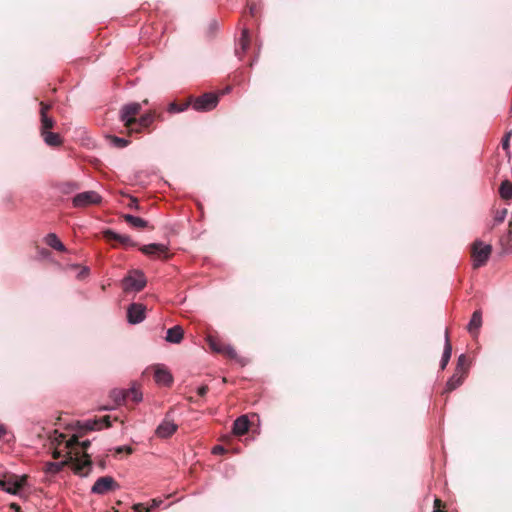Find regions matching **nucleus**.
<instances>
[{
	"label": "nucleus",
	"mask_w": 512,
	"mask_h": 512,
	"mask_svg": "<svg viewBox=\"0 0 512 512\" xmlns=\"http://www.w3.org/2000/svg\"><path fill=\"white\" fill-rule=\"evenodd\" d=\"M64 466H71L73 472L80 476H87L88 472L83 473L84 468H91L92 460L89 454H85V460L82 461L77 455L73 456L72 451L67 452L66 460L54 463L50 462L45 465V471L51 474L59 473Z\"/></svg>",
	"instance_id": "obj_1"
},
{
	"label": "nucleus",
	"mask_w": 512,
	"mask_h": 512,
	"mask_svg": "<svg viewBox=\"0 0 512 512\" xmlns=\"http://www.w3.org/2000/svg\"><path fill=\"white\" fill-rule=\"evenodd\" d=\"M141 111V105L139 103H130L122 107L120 111V119L124 123V126L129 130V133H140V129L135 128L138 119L136 116Z\"/></svg>",
	"instance_id": "obj_2"
},
{
	"label": "nucleus",
	"mask_w": 512,
	"mask_h": 512,
	"mask_svg": "<svg viewBox=\"0 0 512 512\" xmlns=\"http://www.w3.org/2000/svg\"><path fill=\"white\" fill-rule=\"evenodd\" d=\"M492 253V246L484 244L482 241H475L471 246V258L473 260V268L478 269L484 266Z\"/></svg>",
	"instance_id": "obj_3"
},
{
	"label": "nucleus",
	"mask_w": 512,
	"mask_h": 512,
	"mask_svg": "<svg viewBox=\"0 0 512 512\" xmlns=\"http://www.w3.org/2000/svg\"><path fill=\"white\" fill-rule=\"evenodd\" d=\"M27 476H17L15 474H6L0 479V489L10 494H17L26 483Z\"/></svg>",
	"instance_id": "obj_4"
},
{
	"label": "nucleus",
	"mask_w": 512,
	"mask_h": 512,
	"mask_svg": "<svg viewBox=\"0 0 512 512\" xmlns=\"http://www.w3.org/2000/svg\"><path fill=\"white\" fill-rule=\"evenodd\" d=\"M102 197L96 191H85L76 194L72 198V204L75 208H86L91 205H99Z\"/></svg>",
	"instance_id": "obj_5"
},
{
	"label": "nucleus",
	"mask_w": 512,
	"mask_h": 512,
	"mask_svg": "<svg viewBox=\"0 0 512 512\" xmlns=\"http://www.w3.org/2000/svg\"><path fill=\"white\" fill-rule=\"evenodd\" d=\"M219 101V96L215 93H205L194 99L191 98V105L196 111H210L214 109Z\"/></svg>",
	"instance_id": "obj_6"
},
{
	"label": "nucleus",
	"mask_w": 512,
	"mask_h": 512,
	"mask_svg": "<svg viewBox=\"0 0 512 512\" xmlns=\"http://www.w3.org/2000/svg\"><path fill=\"white\" fill-rule=\"evenodd\" d=\"M206 341H207L209 348L213 352L223 354L231 359L236 358L237 353H236L235 349L232 346H230L229 344H226L225 342H223L220 338L213 336V335H208L206 338Z\"/></svg>",
	"instance_id": "obj_7"
},
{
	"label": "nucleus",
	"mask_w": 512,
	"mask_h": 512,
	"mask_svg": "<svg viewBox=\"0 0 512 512\" xmlns=\"http://www.w3.org/2000/svg\"><path fill=\"white\" fill-rule=\"evenodd\" d=\"M146 285L144 274L139 270H134L123 279V289L125 291H140Z\"/></svg>",
	"instance_id": "obj_8"
},
{
	"label": "nucleus",
	"mask_w": 512,
	"mask_h": 512,
	"mask_svg": "<svg viewBox=\"0 0 512 512\" xmlns=\"http://www.w3.org/2000/svg\"><path fill=\"white\" fill-rule=\"evenodd\" d=\"M120 485L111 476H103L96 480L91 492L97 495H104L110 491L119 489Z\"/></svg>",
	"instance_id": "obj_9"
},
{
	"label": "nucleus",
	"mask_w": 512,
	"mask_h": 512,
	"mask_svg": "<svg viewBox=\"0 0 512 512\" xmlns=\"http://www.w3.org/2000/svg\"><path fill=\"white\" fill-rule=\"evenodd\" d=\"M82 433H76L74 434L69 440L66 441V448L70 449V451H72V449L75 447V446H80L83 450V454L80 455V453L77 451L75 453L72 452V455L73 456H78L82 461L85 460V454L86 453V450L90 447L91 445V442L89 440H85V441H82V442H79V438L82 437Z\"/></svg>",
	"instance_id": "obj_10"
},
{
	"label": "nucleus",
	"mask_w": 512,
	"mask_h": 512,
	"mask_svg": "<svg viewBox=\"0 0 512 512\" xmlns=\"http://www.w3.org/2000/svg\"><path fill=\"white\" fill-rule=\"evenodd\" d=\"M146 307L140 303H133L127 310L128 321L132 324H137L145 319Z\"/></svg>",
	"instance_id": "obj_11"
},
{
	"label": "nucleus",
	"mask_w": 512,
	"mask_h": 512,
	"mask_svg": "<svg viewBox=\"0 0 512 512\" xmlns=\"http://www.w3.org/2000/svg\"><path fill=\"white\" fill-rule=\"evenodd\" d=\"M103 236L107 241H116L124 247H136L137 243L131 239L128 235L118 234L110 229L103 232Z\"/></svg>",
	"instance_id": "obj_12"
},
{
	"label": "nucleus",
	"mask_w": 512,
	"mask_h": 512,
	"mask_svg": "<svg viewBox=\"0 0 512 512\" xmlns=\"http://www.w3.org/2000/svg\"><path fill=\"white\" fill-rule=\"evenodd\" d=\"M139 249L143 254H145L147 256H158V257L163 256L164 258L169 257L168 248L164 244L152 243V244L144 245V246L140 247Z\"/></svg>",
	"instance_id": "obj_13"
},
{
	"label": "nucleus",
	"mask_w": 512,
	"mask_h": 512,
	"mask_svg": "<svg viewBox=\"0 0 512 512\" xmlns=\"http://www.w3.org/2000/svg\"><path fill=\"white\" fill-rule=\"evenodd\" d=\"M154 380L161 385L169 386L172 381V375L163 366L157 365L154 367Z\"/></svg>",
	"instance_id": "obj_14"
},
{
	"label": "nucleus",
	"mask_w": 512,
	"mask_h": 512,
	"mask_svg": "<svg viewBox=\"0 0 512 512\" xmlns=\"http://www.w3.org/2000/svg\"><path fill=\"white\" fill-rule=\"evenodd\" d=\"M177 430V425L168 419H165L156 429V435L160 438H168Z\"/></svg>",
	"instance_id": "obj_15"
},
{
	"label": "nucleus",
	"mask_w": 512,
	"mask_h": 512,
	"mask_svg": "<svg viewBox=\"0 0 512 512\" xmlns=\"http://www.w3.org/2000/svg\"><path fill=\"white\" fill-rule=\"evenodd\" d=\"M184 337V330L181 326L176 325L167 330L166 341L179 344Z\"/></svg>",
	"instance_id": "obj_16"
},
{
	"label": "nucleus",
	"mask_w": 512,
	"mask_h": 512,
	"mask_svg": "<svg viewBox=\"0 0 512 512\" xmlns=\"http://www.w3.org/2000/svg\"><path fill=\"white\" fill-rule=\"evenodd\" d=\"M482 325V313L480 310H476L471 317V320L467 326V329L470 334L476 336L478 331Z\"/></svg>",
	"instance_id": "obj_17"
},
{
	"label": "nucleus",
	"mask_w": 512,
	"mask_h": 512,
	"mask_svg": "<svg viewBox=\"0 0 512 512\" xmlns=\"http://www.w3.org/2000/svg\"><path fill=\"white\" fill-rule=\"evenodd\" d=\"M249 420L246 415L238 417L233 424V433L235 435H244L249 429Z\"/></svg>",
	"instance_id": "obj_18"
},
{
	"label": "nucleus",
	"mask_w": 512,
	"mask_h": 512,
	"mask_svg": "<svg viewBox=\"0 0 512 512\" xmlns=\"http://www.w3.org/2000/svg\"><path fill=\"white\" fill-rule=\"evenodd\" d=\"M465 375L455 371L451 378L447 381L445 392L449 393L458 388L464 381Z\"/></svg>",
	"instance_id": "obj_19"
},
{
	"label": "nucleus",
	"mask_w": 512,
	"mask_h": 512,
	"mask_svg": "<svg viewBox=\"0 0 512 512\" xmlns=\"http://www.w3.org/2000/svg\"><path fill=\"white\" fill-rule=\"evenodd\" d=\"M40 134L43 137L44 142L49 146L58 147L62 144L61 136L58 133L44 131Z\"/></svg>",
	"instance_id": "obj_20"
},
{
	"label": "nucleus",
	"mask_w": 512,
	"mask_h": 512,
	"mask_svg": "<svg viewBox=\"0 0 512 512\" xmlns=\"http://www.w3.org/2000/svg\"><path fill=\"white\" fill-rule=\"evenodd\" d=\"M123 219L128 223L130 226L134 228H146L148 227V222L140 217H136L130 214H125L122 216Z\"/></svg>",
	"instance_id": "obj_21"
},
{
	"label": "nucleus",
	"mask_w": 512,
	"mask_h": 512,
	"mask_svg": "<svg viewBox=\"0 0 512 512\" xmlns=\"http://www.w3.org/2000/svg\"><path fill=\"white\" fill-rule=\"evenodd\" d=\"M451 354H452V346H451V343L449 340L448 333L446 332L445 347H444L441 364H440L441 369H445V367L447 366V364L451 358Z\"/></svg>",
	"instance_id": "obj_22"
},
{
	"label": "nucleus",
	"mask_w": 512,
	"mask_h": 512,
	"mask_svg": "<svg viewBox=\"0 0 512 512\" xmlns=\"http://www.w3.org/2000/svg\"><path fill=\"white\" fill-rule=\"evenodd\" d=\"M45 243L57 251H65V246L54 233H49L45 237Z\"/></svg>",
	"instance_id": "obj_23"
},
{
	"label": "nucleus",
	"mask_w": 512,
	"mask_h": 512,
	"mask_svg": "<svg viewBox=\"0 0 512 512\" xmlns=\"http://www.w3.org/2000/svg\"><path fill=\"white\" fill-rule=\"evenodd\" d=\"M154 118H155L154 112H149V113L141 116L138 119V123H136L135 128L140 129V132H141L142 129L147 128L151 125V123L154 121Z\"/></svg>",
	"instance_id": "obj_24"
},
{
	"label": "nucleus",
	"mask_w": 512,
	"mask_h": 512,
	"mask_svg": "<svg viewBox=\"0 0 512 512\" xmlns=\"http://www.w3.org/2000/svg\"><path fill=\"white\" fill-rule=\"evenodd\" d=\"M500 196L505 200L512 199V182L509 180H504L499 188Z\"/></svg>",
	"instance_id": "obj_25"
},
{
	"label": "nucleus",
	"mask_w": 512,
	"mask_h": 512,
	"mask_svg": "<svg viewBox=\"0 0 512 512\" xmlns=\"http://www.w3.org/2000/svg\"><path fill=\"white\" fill-rule=\"evenodd\" d=\"M78 426H79V430L77 433H82V435L87 431L100 429V427H98L97 420H87L83 423L78 422Z\"/></svg>",
	"instance_id": "obj_26"
},
{
	"label": "nucleus",
	"mask_w": 512,
	"mask_h": 512,
	"mask_svg": "<svg viewBox=\"0 0 512 512\" xmlns=\"http://www.w3.org/2000/svg\"><path fill=\"white\" fill-rule=\"evenodd\" d=\"M110 397L117 405L127 404L126 390L115 389L111 392Z\"/></svg>",
	"instance_id": "obj_27"
},
{
	"label": "nucleus",
	"mask_w": 512,
	"mask_h": 512,
	"mask_svg": "<svg viewBox=\"0 0 512 512\" xmlns=\"http://www.w3.org/2000/svg\"><path fill=\"white\" fill-rule=\"evenodd\" d=\"M468 368H469V365H468L467 357H466V355L461 354L458 358L455 371L460 372L461 374L463 373V375L467 376Z\"/></svg>",
	"instance_id": "obj_28"
},
{
	"label": "nucleus",
	"mask_w": 512,
	"mask_h": 512,
	"mask_svg": "<svg viewBox=\"0 0 512 512\" xmlns=\"http://www.w3.org/2000/svg\"><path fill=\"white\" fill-rule=\"evenodd\" d=\"M41 120V128L40 133L44 131H50L55 125V121L48 116V114L43 113V117H40Z\"/></svg>",
	"instance_id": "obj_29"
},
{
	"label": "nucleus",
	"mask_w": 512,
	"mask_h": 512,
	"mask_svg": "<svg viewBox=\"0 0 512 512\" xmlns=\"http://www.w3.org/2000/svg\"><path fill=\"white\" fill-rule=\"evenodd\" d=\"M249 45H250L249 31L247 29H244L242 31V36L239 41V46H240L241 52L245 53L247 51V49L249 48Z\"/></svg>",
	"instance_id": "obj_30"
},
{
	"label": "nucleus",
	"mask_w": 512,
	"mask_h": 512,
	"mask_svg": "<svg viewBox=\"0 0 512 512\" xmlns=\"http://www.w3.org/2000/svg\"><path fill=\"white\" fill-rule=\"evenodd\" d=\"M126 396L127 401H132L134 403H137L142 399V394L136 388L126 390Z\"/></svg>",
	"instance_id": "obj_31"
},
{
	"label": "nucleus",
	"mask_w": 512,
	"mask_h": 512,
	"mask_svg": "<svg viewBox=\"0 0 512 512\" xmlns=\"http://www.w3.org/2000/svg\"><path fill=\"white\" fill-rule=\"evenodd\" d=\"M190 104H191V100L189 102H186V103L182 104V105H180V104H178L176 102H172L168 106V111L170 113H179V112L184 111Z\"/></svg>",
	"instance_id": "obj_32"
},
{
	"label": "nucleus",
	"mask_w": 512,
	"mask_h": 512,
	"mask_svg": "<svg viewBox=\"0 0 512 512\" xmlns=\"http://www.w3.org/2000/svg\"><path fill=\"white\" fill-rule=\"evenodd\" d=\"M108 139L110 140L111 144L117 148H124L129 144L127 139L117 136H109Z\"/></svg>",
	"instance_id": "obj_33"
},
{
	"label": "nucleus",
	"mask_w": 512,
	"mask_h": 512,
	"mask_svg": "<svg viewBox=\"0 0 512 512\" xmlns=\"http://www.w3.org/2000/svg\"><path fill=\"white\" fill-rule=\"evenodd\" d=\"M76 189H78V185L73 182H66L60 186V190L65 194H68Z\"/></svg>",
	"instance_id": "obj_34"
},
{
	"label": "nucleus",
	"mask_w": 512,
	"mask_h": 512,
	"mask_svg": "<svg viewBox=\"0 0 512 512\" xmlns=\"http://www.w3.org/2000/svg\"><path fill=\"white\" fill-rule=\"evenodd\" d=\"M96 420L98 421V427H100V429L103 426L106 427V428L111 426V418L108 415L103 416L102 418H99V419H96Z\"/></svg>",
	"instance_id": "obj_35"
},
{
	"label": "nucleus",
	"mask_w": 512,
	"mask_h": 512,
	"mask_svg": "<svg viewBox=\"0 0 512 512\" xmlns=\"http://www.w3.org/2000/svg\"><path fill=\"white\" fill-rule=\"evenodd\" d=\"M115 454H121L125 452L127 455L133 453V448L131 446H119L114 449Z\"/></svg>",
	"instance_id": "obj_36"
},
{
	"label": "nucleus",
	"mask_w": 512,
	"mask_h": 512,
	"mask_svg": "<svg viewBox=\"0 0 512 512\" xmlns=\"http://www.w3.org/2000/svg\"><path fill=\"white\" fill-rule=\"evenodd\" d=\"M512 135V131H509L505 134L504 138L502 139V148L508 152L509 150V141L510 137Z\"/></svg>",
	"instance_id": "obj_37"
},
{
	"label": "nucleus",
	"mask_w": 512,
	"mask_h": 512,
	"mask_svg": "<svg viewBox=\"0 0 512 512\" xmlns=\"http://www.w3.org/2000/svg\"><path fill=\"white\" fill-rule=\"evenodd\" d=\"M135 512H150L151 508L145 507L144 504L138 503L133 506Z\"/></svg>",
	"instance_id": "obj_38"
},
{
	"label": "nucleus",
	"mask_w": 512,
	"mask_h": 512,
	"mask_svg": "<svg viewBox=\"0 0 512 512\" xmlns=\"http://www.w3.org/2000/svg\"><path fill=\"white\" fill-rule=\"evenodd\" d=\"M127 206L130 209H134V210H140L141 209L140 205L138 204V200L136 198H133V197L130 198V201H129Z\"/></svg>",
	"instance_id": "obj_39"
},
{
	"label": "nucleus",
	"mask_w": 512,
	"mask_h": 512,
	"mask_svg": "<svg viewBox=\"0 0 512 512\" xmlns=\"http://www.w3.org/2000/svg\"><path fill=\"white\" fill-rule=\"evenodd\" d=\"M40 117H43V113L47 114L48 110L51 108V105H48L44 102H40Z\"/></svg>",
	"instance_id": "obj_40"
},
{
	"label": "nucleus",
	"mask_w": 512,
	"mask_h": 512,
	"mask_svg": "<svg viewBox=\"0 0 512 512\" xmlns=\"http://www.w3.org/2000/svg\"><path fill=\"white\" fill-rule=\"evenodd\" d=\"M208 392V386H201L197 390V394L201 397L205 396Z\"/></svg>",
	"instance_id": "obj_41"
},
{
	"label": "nucleus",
	"mask_w": 512,
	"mask_h": 512,
	"mask_svg": "<svg viewBox=\"0 0 512 512\" xmlns=\"http://www.w3.org/2000/svg\"><path fill=\"white\" fill-rule=\"evenodd\" d=\"M438 508H445V504L442 502L441 499L435 498V500H434V509H438Z\"/></svg>",
	"instance_id": "obj_42"
},
{
	"label": "nucleus",
	"mask_w": 512,
	"mask_h": 512,
	"mask_svg": "<svg viewBox=\"0 0 512 512\" xmlns=\"http://www.w3.org/2000/svg\"><path fill=\"white\" fill-rule=\"evenodd\" d=\"M225 448L223 446H215L212 450L213 454H223L225 452Z\"/></svg>",
	"instance_id": "obj_43"
},
{
	"label": "nucleus",
	"mask_w": 512,
	"mask_h": 512,
	"mask_svg": "<svg viewBox=\"0 0 512 512\" xmlns=\"http://www.w3.org/2000/svg\"><path fill=\"white\" fill-rule=\"evenodd\" d=\"M10 508L15 512H21V507L17 503H11Z\"/></svg>",
	"instance_id": "obj_44"
},
{
	"label": "nucleus",
	"mask_w": 512,
	"mask_h": 512,
	"mask_svg": "<svg viewBox=\"0 0 512 512\" xmlns=\"http://www.w3.org/2000/svg\"><path fill=\"white\" fill-rule=\"evenodd\" d=\"M6 435V428L3 425H0V439H2Z\"/></svg>",
	"instance_id": "obj_45"
},
{
	"label": "nucleus",
	"mask_w": 512,
	"mask_h": 512,
	"mask_svg": "<svg viewBox=\"0 0 512 512\" xmlns=\"http://www.w3.org/2000/svg\"><path fill=\"white\" fill-rule=\"evenodd\" d=\"M161 502H162L161 500H159V501H158V500L154 499V500L152 501V505H151L149 508H151V509H152V508H154V507H157Z\"/></svg>",
	"instance_id": "obj_46"
},
{
	"label": "nucleus",
	"mask_w": 512,
	"mask_h": 512,
	"mask_svg": "<svg viewBox=\"0 0 512 512\" xmlns=\"http://www.w3.org/2000/svg\"><path fill=\"white\" fill-rule=\"evenodd\" d=\"M60 457H61V452H60V451H58V450H55V451L53 452V458H54V459H58V458H60Z\"/></svg>",
	"instance_id": "obj_47"
},
{
	"label": "nucleus",
	"mask_w": 512,
	"mask_h": 512,
	"mask_svg": "<svg viewBox=\"0 0 512 512\" xmlns=\"http://www.w3.org/2000/svg\"><path fill=\"white\" fill-rule=\"evenodd\" d=\"M509 236L512 240V222L509 223Z\"/></svg>",
	"instance_id": "obj_48"
},
{
	"label": "nucleus",
	"mask_w": 512,
	"mask_h": 512,
	"mask_svg": "<svg viewBox=\"0 0 512 512\" xmlns=\"http://www.w3.org/2000/svg\"><path fill=\"white\" fill-rule=\"evenodd\" d=\"M433 512H446L445 508L434 509Z\"/></svg>",
	"instance_id": "obj_49"
},
{
	"label": "nucleus",
	"mask_w": 512,
	"mask_h": 512,
	"mask_svg": "<svg viewBox=\"0 0 512 512\" xmlns=\"http://www.w3.org/2000/svg\"><path fill=\"white\" fill-rule=\"evenodd\" d=\"M100 466H101L102 468H104V467H105V462H104V461H101V462H100Z\"/></svg>",
	"instance_id": "obj_50"
}]
</instances>
